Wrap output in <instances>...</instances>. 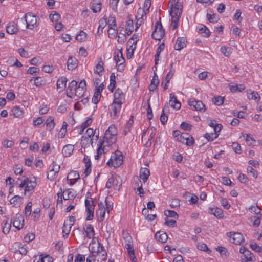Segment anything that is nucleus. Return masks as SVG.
I'll list each match as a JSON object with an SVG mask.
<instances>
[{
  "instance_id": "obj_1",
  "label": "nucleus",
  "mask_w": 262,
  "mask_h": 262,
  "mask_svg": "<svg viewBox=\"0 0 262 262\" xmlns=\"http://www.w3.org/2000/svg\"><path fill=\"white\" fill-rule=\"evenodd\" d=\"M117 129L115 125H111L106 130L103 141L100 140L97 144V155L95 159H98L104 154L108 152L111 146L117 140Z\"/></svg>"
},
{
  "instance_id": "obj_2",
  "label": "nucleus",
  "mask_w": 262,
  "mask_h": 262,
  "mask_svg": "<svg viewBox=\"0 0 262 262\" xmlns=\"http://www.w3.org/2000/svg\"><path fill=\"white\" fill-rule=\"evenodd\" d=\"M170 14L171 16V27L172 30L176 29L179 26V22L183 9V5L181 2L176 0H170Z\"/></svg>"
},
{
  "instance_id": "obj_3",
  "label": "nucleus",
  "mask_w": 262,
  "mask_h": 262,
  "mask_svg": "<svg viewBox=\"0 0 262 262\" xmlns=\"http://www.w3.org/2000/svg\"><path fill=\"white\" fill-rule=\"evenodd\" d=\"M86 90V82L84 80H81L78 86L77 82L72 80L67 89V95L71 98H75V97L80 98L83 96Z\"/></svg>"
},
{
  "instance_id": "obj_4",
  "label": "nucleus",
  "mask_w": 262,
  "mask_h": 262,
  "mask_svg": "<svg viewBox=\"0 0 262 262\" xmlns=\"http://www.w3.org/2000/svg\"><path fill=\"white\" fill-rule=\"evenodd\" d=\"M98 209L96 211V215L99 222H102L105 218L106 211L109 213L113 209V205L108 201L107 198L104 202L100 201L98 204Z\"/></svg>"
},
{
  "instance_id": "obj_5",
  "label": "nucleus",
  "mask_w": 262,
  "mask_h": 262,
  "mask_svg": "<svg viewBox=\"0 0 262 262\" xmlns=\"http://www.w3.org/2000/svg\"><path fill=\"white\" fill-rule=\"evenodd\" d=\"M20 182L19 184V188H25L24 193L26 194L27 192L32 191L34 190L36 186V179L34 177H23L22 179H18V182Z\"/></svg>"
},
{
  "instance_id": "obj_6",
  "label": "nucleus",
  "mask_w": 262,
  "mask_h": 262,
  "mask_svg": "<svg viewBox=\"0 0 262 262\" xmlns=\"http://www.w3.org/2000/svg\"><path fill=\"white\" fill-rule=\"evenodd\" d=\"M22 19L26 21V28L28 29L32 30L37 27L39 24V18L31 12L26 13Z\"/></svg>"
},
{
  "instance_id": "obj_7",
  "label": "nucleus",
  "mask_w": 262,
  "mask_h": 262,
  "mask_svg": "<svg viewBox=\"0 0 262 262\" xmlns=\"http://www.w3.org/2000/svg\"><path fill=\"white\" fill-rule=\"evenodd\" d=\"M123 161V156L122 153L119 150H117L111 156L110 160L107 162V164L110 167L116 168L121 165Z\"/></svg>"
},
{
  "instance_id": "obj_8",
  "label": "nucleus",
  "mask_w": 262,
  "mask_h": 262,
  "mask_svg": "<svg viewBox=\"0 0 262 262\" xmlns=\"http://www.w3.org/2000/svg\"><path fill=\"white\" fill-rule=\"evenodd\" d=\"M87 194L84 201L85 212L86 214V220H92L94 218L95 205L93 199Z\"/></svg>"
},
{
  "instance_id": "obj_9",
  "label": "nucleus",
  "mask_w": 262,
  "mask_h": 262,
  "mask_svg": "<svg viewBox=\"0 0 262 262\" xmlns=\"http://www.w3.org/2000/svg\"><path fill=\"white\" fill-rule=\"evenodd\" d=\"M165 35V31L160 21H156L154 25V30L152 37L156 40H161Z\"/></svg>"
},
{
  "instance_id": "obj_10",
  "label": "nucleus",
  "mask_w": 262,
  "mask_h": 262,
  "mask_svg": "<svg viewBox=\"0 0 262 262\" xmlns=\"http://www.w3.org/2000/svg\"><path fill=\"white\" fill-rule=\"evenodd\" d=\"M121 185L122 183L119 177L112 176L108 179L106 184V187L108 188H113L115 190H119Z\"/></svg>"
},
{
  "instance_id": "obj_11",
  "label": "nucleus",
  "mask_w": 262,
  "mask_h": 262,
  "mask_svg": "<svg viewBox=\"0 0 262 262\" xmlns=\"http://www.w3.org/2000/svg\"><path fill=\"white\" fill-rule=\"evenodd\" d=\"M188 103L193 110L204 112L206 110L205 105L200 100H196L192 98L188 101Z\"/></svg>"
},
{
  "instance_id": "obj_12",
  "label": "nucleus",
  "mask_w": 262,
  "mask_h": 262,
  "mask_svg": "<svg viewBox=\"0 0 262 262\" xmlns=\"http://www.w3.org/2000/svg\"><path fill=\"white\" fill-rule=\"evenodd\" d=\"M227 236L229 238L230 241L231 243L236 245H241L244 241L243 235L238 232L228 233Z\"/></svg>"
},
{
  "instance_id": "obj_13",
  "label": "nucleus",
  "mask_w": 262,
  "mask_h": 262,
  "mask_svg": "<svg viewBox=\"0 0 262 262\" xmlns=\"http://www.w3.org/2000/svg\"><path fill=\"white\" fill-rule=\"evenodd\" d=\"M124 101L125 95L124 93L120 89L118 88L114 93L113 102L122 105Z\"/></svg>"
},
{
  "instance_id": "obj_14",
  "label": "nucleus",
  "mask_w": 262,
  "mask_h": 262,
  "mask_svg": "<svg viewBox=\"0 0 262 262\" xmlns=\"http://www.w3.org/2000/svg\"><path fill=\"white\" fill-rule=\"evenodd\" d=\"M101 246H103L98 242L97 239L93 238L90 244L89 250L91 253L97 254L100 251Z\"/></svg>"
},
{
  "instance_id": "obj_15",
  "label": "nucleus",
  "mask_w": 262,
  "mask_h": 262,
  "mask_svg": "<svg viewBox=\"0 0 262 262\" xmlns=\"http://www.w3.org/2000/svg\"><path fill=\"white\" fill-rule=\"evenodd\" d=\"M122 105L113 102L111 105L110 116L112 118L115 119L120 114Z\"/></svg>"
},
{
  "instance_id": "obj_16",
  "label": "nucleus",
  "mask_w": 262,
  "mask_h": 262,
  "mask_svg": "<svg viewBox=\"0 0 262 262\" xmlns=\"http://www.w3.org/2000/svg\"><path fill=\"white\" fill-rule=\"evenodd\" d=\"M67 178L68 183L72 186L79 180L80 176L77 171H71L68 173Z\"/></svg>"
},
{
  "instance_id": "obj_17",
  "label": "nucleus",
  "mask_w": 262,
  "mask_h": 262,
  "mask_svg": "<svg viewBox=\"0 0 262 262\" xmlns=\"http://www.w3.org/2000/svg\"><path fill=\"white\" fill-rule=\"evenodd\" d=\"M24 217L21 214L17 213L14 217L13 221V226L17 230H20L24 227Z\"/></svg>"
},
{
  "instance_id": "obj_18",
  "label": "nucleus",
  "mask_w": 262,
  "mask_h": 262,
  "mask_svg": "<svg viewBox=\"0 0 262 262\" xmlns=\"http://www.w3.org/2000/svg\"><path fill=\"white\" fill-rule=\"evenodd\" d=\"M122 50V47H118L116 51L114 52V58L116 61V64L119 63H125V59L123 56Z\"/></svg>"
},
{
  "instance_id": "obj_19",
  "label": "nucleus",
  "mask_w": 262,
  "mask_h": 262,
  "mask_svg": "<svg viewBox=\"0 0 262 262\" xmlns=\"http://www.w3.org/2000/svg\"><path fill=\"white\" fill-rule=\"evenodd\" d=\"M63 198L65 200H70L74 199L76 195V192L73 189H68L65 190L62 193Z\"/></svg>"
},
{
  "instance_id": "obj_20",
  "label": "nucleus",
  "mask_w": 262,
  "mask_h": 262,
  "mask_svg": "<svg viewBox=\"0 0 262 262\" xmlns=\"http://www.w3.org/2000/svg\"><path fill=\"white\" fill-rule=\"evenodd\" d=\"M209 213L218 219H222L224 216L222 209L218 207H210Z\"/></svg>"
},
{
  "instance_id": "obj_21",
  "label": "nucleus",
  "mask_w": 262,
  "mask_h": 262,
  "mask_svg": "<svg viewBox=\"0 0 262 262\" xmlns=\"http://www.w3.org/2000/svg\"><path fill=\"white\" fill-rule=\"evenodd\" d=\"M6 31L9 34H16L18 31L17 24L14 21L9 23L6 26Z\"/></svg>"
},
{
  "instance_id": "obj_22",
  "label": "nucleus",
  "mask_w": 262,
  "mask_h": 262,
  "mask_svg": "<svg viewBox=\"0 0 262 262\" xmlns=\"http://www.w3.org/2000/svg\"><path fill=\"white\" fill-rule=\"evenodd\" d=\"M170 105L177 110H179L181 108V103L177 100V97L174 95V93H171L170 94V100H169Z\"/></svg>"
},
{
  "instance_id": "obj_23",
  "label": "nucleus",
  "mask_w": 262,
  "mask_h": 262,
  "mask_svg": "<svg viewBox=\"0 0 262 262\" xmlns=\"http://www.w3.org/2000/svg\"><path fill=\"white\" fill-rule=\"evenodd\" d=\"M86 237L90 239L94 238L95 232L93 227L90 224H85L83 227Z\"/></svg>"
},
{
  "instance_id": "obj_24",
  "label": "nucleus",
  "mask_w": 262,
  "mask_h": 262,
  "mask_svg": "<svg viewBox=\"0 0 262 262\" xmlns=\"http://www.w3.org/2000/svg\"><path fill=\"white\" fill-rule=\"evenodd\" d=\"M74 149V146L72 144H67L65 145L62 150V153L64 157H70L73 153Z\"/></svg>"
},
{
  "instance_id": "obj_25",
  "label": "nucleus",
  "mask_w": 262,
  "mask_h": 262,
  "mask_svg": "<svg viewBox=\"0 0 262 262\" xmlns=\"http://www.w3.org/2000/svg\"><path fill=\"white\" fill-rule=\"evenodd\" d=\"M150 175L149 170L147 168H141L140 170V178L145 183Z\"/></svg>"
},
{
  "instance_id": "obj_26",
  "label": "nucleus",
  "mask_w": 262,
  "mask_h": 262,
  "mask_svg": "<svg viewBox=\"0 0 262 262\" xmlns=\"http://www.w3.org/2000/svg\"><path fill=\"white\" fill-rule=\"evenodd\" d=\"M155 238L158 242L162 243H164L167 241L168 239V236L166 232L163 231H159L156 233Z\"/></svg>"
},
{
  "instance_id": "obj_27",
  "label": "nucleus",
  "mask_w": 262,
  "mask_h": 262,
  "mask_svg": "<svg viewBox=\"0 0 262 262\" xmlns=\"http://www.w3.org/2000/svg\"><path fill=\"white\" fill-rule=\"evenodd\" d=\"M15 248H18V251L21 255H26L28 252V246L26 245H23L19 243H15L13 245Z\"/></svg>"
},
{
  "instance_id": "obj_28",
  "label": "nucleus",
  "mask_w": 262,
  "mask_h": 262,
  "mask_svg": "<svg viewBox=\"0 0 262 262\" xmlns=\"http://www.w3.org/2000/svg\"><path fill=\"white\" fill-rule=\"evenodd\" d=\"M95 132L91 128H88L86 131V136L89 138H91L90 142L92 145L93 143V140L97 141L98 139V135H95Z\"/></svg>"
},
{
  "instance_id": "obj_29",
  "label": "nucleus",
  "mask_w": 262,
  "mask_h": 262,
  "mask_svg": "<svg viewBox=\"0 0 262 262\" xmlns=\"http://www.w3.org/2000/svg\"><path fill=\"white\" fill-rule=\"evenodd\" d=\"M77 61L74 57H69L67 61V68L69 70L75 69L77 66Z\"/></svg>"
},
{
  "instance_id": "obj_30",
  "label": "nucleus",
  "mask_w": 262,
  "mask_h": 262,
  "mask_svg": "<svg viewBox=\"0 0 262 262\" xmlns=\"http://www.w3.org/2000/svg\"><path fill=\"white\" fill-rule=\"evenodd\" d=\"M186 39L184 37H179L177 39V42L174 45V49L177 50H180L186 45Z\"/></svg>"
},
{
  "instance_id": "obj_31",
  "label": "nucleus",
  "mask_w": 262,
  "mask_h": 262,
  "mask_svg": "<svg viewBox=\"0 0 262 262\" xmlns=\"http://www.w3.org/2000/svg\"><path fill=\"white\" fill-rule=\"evenodd\" d=\"M67 79L65 77H61L57 81V89L60 91L63 90L66 86Z\"/></svg>"
},
{
  "instance_id": "obj_32",
  "label": "nucleus",
  "mask_w": 262,
  "mask_h": 262,
  "mask_svg": "<svg viewBox=\"0 0 262 262\" xmlns=\"http://www.w3.org/2000/svg\"><path fill=\"white\" fill-rule=\"evenodd\" d=\"M22 200L23 198L21 196L15 195L10 199V202L13 206L17 207L20 205L22 202Z\"/></svg>"
},
{
  "instance_id": "obj_33",
  "label": "nucleus",
  "mask_w": 262,
  "mask_h": 262,
  "mask_svg": "<svg viewBox=\"0 0 262 262\" xmlns=\"http://www.w3.org/2000/svg\"><path fill=\"white\" fill-rule=\"evenodd\" d=\"M247 97L250 100L258 101L260 99V96L257 92L252 91H248L247 92Z\"/></svg>"
},
{
  "instance_id": "obj_34",
  "label": "nucleus",
  "mask_w": 262,
  "mask_h": 262,
  "mask_svg": "<svg viewBox=\"0 0 262 262\" xmlns=\"http://www.w3.org/2000/svg\"><path fill=\"white\" fill-rule=\"evenodd\" d=\"M134 31V26L133 20L129 19L126 23L125 34L127 35H130Z\"/></svg>"
},
{
  "instance_id": "obj_35",
  "label": "nucleus",
  "mask_w": 262,
  "mask_h": 262,
  "mask_svg": "<svg viewBox=\"0 0 262 262\" xmlns=\"http://www.w3.org/2000/svg\"><path fill=\"white\" fill-rule=\"evenodd\" d=\"M103 66V62L100 60V61L95 67L94 69V72L100 76L104 70Z\"/></svg>"
},
{
  "instance_id": "obj_36",
  "label": "nucleus",
  "mask_w": 262,
  "mask_h": 262,
  "mask_svg": "<svg viewBox=\"0 0 262 262\" xmlns=\"http://www.w3.org/2000/svg\"><path fill=\"white\" fill-rule=\"evenodd\" d=\"M220 51L226 57H229L232 53V49L227 46H222L220 48Z\"/></svg>"
},
{
  "instance_id": "obj_37",
  "label": "nucleus",
  "mask_w": 262,
  "mask_h": 262,
  "mask_svg": "<svg viewBox=\"0 0 262 262\" xmlns=\"http://www.w3.org/2000/svg\"><path fill=\"white\" fill-rule=\"evenodd\" d=\"M47 129L49 131H52L55 127V123L54 121V118L52 116H50L48 118L46 121Z\"/></svg>"
},
{
  "instance_id": "obj_38",
  "label": "nucleus",
  "mask_w": 262,
  "mask_h": 262,
  "mask_svg": "<svg viewBox=\"0 0 262 262\" xmlns=\"http://www.w3.org/2000/svg\"><path fill=\"white\" fill-rule=\"evenodd\" d=\"M105 23H106L108 25V28H116V18L115 16L113 15H110L107 18V20L106 21V19L104 20Z\"/></svg>"
},
{
  "instance_id": "obj_39",
  "label": "nucleus",
  "mask_w": 262,
  "mask_h": 262,
  "mask_svg": "<svg viewBox=\"0 0 262 262\" xmlns=\"http://www.w3.org/2000/svg\"><path fill=\"white\" fill-rule=\"evenodd\" d=\"M30 81H33L34 84L37 87L45 84V81L40 77H33Z\"/></svg>"
},
{
  "instance_id": "obj_40",
  "label": "nucleus",
  "mask_w": 262,
  "mask_h": 262,
  "mask_svg": "<svg viewBox=\"0 0 262 262\" xmlns=\"http://www.w3.org/2000/svg\"><path fill=\"white\" fill-rule=\"evenodd\" d=\"M198 32L205 37H208L210 33L208 29L204 25H201L198 29Z\"/></svg>"
},
{
  "instance_id": "obj_41",
  "label": "nucleus",
  "mask_w": 262,
  "mask_h": 262,
  "mask_svg": "<svg viewBox=\"0 0 262 262\" xmlns=\"http://www.w3.org/2000/svg\"><path fill=\"white\" fill-rule=\"evenodd\" d=\"M110 84L108 86V90L111 92H113L114 89L115 87V84H116V77L114 73H112L110 76Z\"/></svg>"
},
{
  "instance_id": "obj_42",
  "label": "nucleus",
  "mask_w": 262,
  "mask_h": 262,
  "mask_svg": "<svg viewBox=\"0 0 262 262\" xmlns=\"http://www.w3.org/2000/svg\"><path fill=\"white\" fill-rule=\"evenodd\" d=\"M244 258H242V262H252L255 259V257L253 254L249 251L248 254H244Z\"/></svg>"
},
{
  "instance_id": "obj_43",
  "label": "nucleus",
  "mask_w": 262,
  "mask_h": 262,
  "mask_svg": "<svg viewBox=\"0 0 262 262\" xmlns=\"http://www.w3.org/2000/svg\"><path fill=\"white\" fill-rule=\"evenodd\" d=\"M173 63H171V64H170L169 71L167 73V74L166 76L165 81L167 82V83H169V82L170 81V79H171L172 77L173 76V75L175 72V70L173 68Z\"/></svg>"
},
{
  "instance_id": "obj_44",
  "label": "nucleus",
  "mask_w": 262,
  "mask_h": 262,
  "mask_svg": "<svg viewBox=\"0 0 262 262\" xmlns=\"http://www.w3.org/2000/svg\"><path fill=\"white\" fill-rule=\"evenodd\" d=\"M93 119L92 118H88L86 120L83 122L80 127V129L79 131V133L81 134L83 133L84 130L87 128L92 122Z\"/></svg>"
},
{
  "instance_id": "obj_45",
  "label": "nucleus",
  "mask_w": 262,
  "mask_h": 262,
  "mask_svg": "<svg viewBox=\"0 0 262 262\" xmlns=\"http://www.w3.org/2000/svg\"><path fill=\"white\" fill-rule=\"evenodd\" d=\"M249 210L252 213L258 215H261V209L257 204L253 205L249 208Z\"/></svg>"
},
{
  "instance_id": "obj_46",
  "label": "nucleus",
  "mask_w": 262,
  "mask_h": 262,
  "mask_svg": "<svg viewBox=\"0 0 262 262\" xmlns=\"http://www.w3.org/2000/svg\"><path fill=\"white\" fill-rule=\"evenodd\" d=\"M100 251L97 254L101 259L103 261H105L107 259V253L104 249V246H101Z\"/></svg>"
},
{
  "instance_id": "obj_47",
  "label": "nucleus",
  "mask_w": 262,
  "mask_h": 262,
  "mask_svg": "<svg viewBox=\"0 0 262 262\" xmlns=\"http://www.w3.org/2000/svg\"><path fill=\"white\" fill-rule=\"evenodd\" d=\"M87 38V34L83 31H81L76 36V39L79 42H84Z\"/></svg>"
},
{
  "instance_id": "obj_48",
  "label": "nucleus",
  "mask_w": 262,
  "mask_h": 262,
  "mask_svg": "<svg viewBox=\"0 0 262 262\" xmlns=\"http://www.w3.org/2000/svg\"><path fill=\"white\" fill-rule=\"evenodd\" d=\"M91 9L94 13L99 12L101 9L100 2H93L91 6Z\"/></svg>"
},
{
  "instance_id": "obj_49",
  "label": "nucleus",
  "mask_w": 262,
  "mask_h": 262,
  "mask_svg": "<svg viewBox=\"0 0 262 262\" xmlns=\"http://www.w3.org/2000/svg\"><path fill=\"white\" fill-rule=\"evenodd\" d=\"M67 224H68L64 223L63 226L62 227V233L64 238L68 237L72 227V226H68Z\"/></svg>"
},
{
  "instance_id": "obj_50",
  "label": "nucleus",
  "mask_w": 262,
  "mask_h": 262,
  "mask_svg": "<svg viewBox=\"0 0 262 262\" xmlns=\"http://www.w3.org/2000/svg\"><path fill=\"white\" fill-rule=\"evenodd\" d=\"M12 112L13 115L15 117H20L23 115V111L18 106H14L12 110Z\"/></svg>"
},
{
  "instance_id": "obj_51",
  "label": "nucleus",
  "mask_w": 262,
  "mask_h": 262,
  "mask_svg": "<svg viewBox=\"0 0 262 262\" xmlns=\"http://www.w3.org/2000/svg\"><path fill=\"white\" fill-rule=\"evenodd\" d=\"M133 122V119L132 118L129 119L124 130V135H126L130 131Z\"/></svg>"
},
{
  "instance_id": "obj_52",
  "label": "nucleus",
  "mask_w": 262,
  "mask_h": 262,
  "mask_svg": "<svg viewBox=\"0 0 262 262\" xmlns=\"http://www.w3.org/2000/svg\"><path fill=\"white\" fill-rule=\"evenodd\" d=\"M60 18V14L55 11L53 12L49 15V18L52 22H57Z\"/></svg>"
},
{
  "instance_id": "obj_53",
  "label": "nucleus",
  "mask_w": 262,
  "mask_h": 262,
  "mask_svg": "<svg viewBox=\"0 0 262 262\" xmlns=\"http://www.w3.org/2000/svg\"><path fill=\"white\" fill-rule=\"evenodd\" d=\"M168 106H165L163 109V113L161 115L160 119L162 124H165L167 121L168 117L164 112L165 110H168Z\"/></svg>"
},
{
  "instance_id": "obj_54",
  "label": "nucleus",
  "mask_w": 262,
  "mask_h": 262,
  "mask_svg": "<svg viewBox=\"0 0 262 262\" xmlns=\"http://www.w3.org/2000/svg\"><path fill=\"white\" fill-rule=\"evenodd\" d=\"M32 204L31 202H28L25 208V214L26 217H28L31 215L32 212Z\"/></svg>"
},
{
  "instance_id": "obj_55",
  "label": "nucleus",
  "mask_w": 262,
  "mask_h": 262,
  "mask_svg": "<svg viewBox=\"0 0 262 262\" xmlns=\"http://www.w3.org/2000/svg\"><path fill=\"white\" fill-rule=\"evenodd\" d=\"M14 144V142L11 140L5 139L2 142V146L5 148H10Z\"/></svg>"
},
{
  "instance_id": "obj_56",
  "label": "nucleus",
  "mask_w": 262,
  "mask_h": 262,
  "mask_svg": "<svg viewBox=\"0 0 262 262\" xmlns=\"http://www.w3.org/2000/svg\"><path fill=\"white\" fill-rule=\"evenodd\" d=\"M58 173L50 169L47 174V178L50 181H54L57 177Z\"/></svg>"
},
{
  "instance_id": "obj_57",
  "label": "nucleus",
  "mask_w": 262,
  "mask_h": 262,
  "mask_svg": "<svg viewBox=\"0 0 262 262\" xmlns=\"http://www.w3.org/2000/svg\"><path fill=\"white\" fill-rule=\"evenodd\" d=\"M251 248L257 252H261L262 251V247L258 245L256 243L251 242L250 244Z\"/></svg>"
},
{
  "instance_id": "obj_58",
  "label": "nucleus",
  "mask_w": 262,
  "mask_h": 262,
  "mask_svg": "<svg viewBox=\"0 0 262 262\" xmlns=\"http://www.w3.org/2000/svg\"><path fill=\"white\" fill-rule=\"evenodd\" d=\"M97 254L90 253L86 258V262H98L99 260L97 258Z\"/></svg>"
},
{
  "instance_id": "obj_59",
  "label": "nucleus",
  "mask_w": 262,
  "mask_h": 262,
  "mask_svg": "<svg viewBox=\"0 0 262 262\" xmlns=\"http://www.w3.org/2000/svg\"><path fill=\"white\" fill-rule=\"evenodd\" d=\"M218 137V134L212 133L211 134L206 133L204 135V137L207 139L208 141H213L214 139L217 138Z\"/></svg>"
},
{
  "instance_id": "obj_60",
  "label": "nucleus",
  "mask_w": 262,
  "mask_h": 262,
  "mask_svg": "<svg viewBox=\"0 0 262 262\" xmlns=\"http://www.w3.org/2000/svg\"><path fill=\"white\" fill-rule=\"evenodd\" d=\"M125 247L127 249L128 253L134 252V249L133 247L132 241L126 242L125 244Z\"/></svg>"
},
{
  "instance_id": "obj_61",
  "label": "nucleus",
  "mask_w": 262,
  "mask_h": 262,
  "mask_svg": "<svg viewBox=\"0 0 262 262\" xmlns=\"http://www.w3.org/2000/svg\"><path fill=\"white\" fill-rule=\"evenodd\" d=\"M120 0H110V6L113 11H117L118 3Z\"/></svg>"
},
{
  "instance_id": "obj_62",
  "label": "nucleus",
  "mask_w": 262,
  "mask_h": 262,
  "mask_svg": "<svg viewBox=\"0 0 262 262\" xmlns=\"http://www.w3.org/2000/svg\"><path fill=\"white\" fill-rule=\"evenodd\" d=\"M101 96V94L95 92L94 96L92 99V102L95 104H97L100 101Z\"/></svg>"
},
{
  "instance_id": "obj_63",
  "label": "nucleus",
  "mask_w": 262,
  "mask_h": 262,
  "mask_svg": "<svg viewBox=\"0 0 262 262\" xmlns=\"http://www.w3.org/2000/svg\"><path fill=\"white\" fill-rule=\"evenodd\" d=\"M220 203L222 205V206L225 209H229L230 207V205L229 204L228 200L225 198H222L220 200Z\"/></svg>"
},
{
  "instance_id": "obj_64",
  "label": "nucleus",
  "mask_w": 262,
  "mask_h": 262,
  "mask_svg": "<svg viewBox=\"0 0 262 262\" xmlns=\"http://www.w3.org/2000/svg\"><path fill=\"white\" fill-rule=\"evenodd\" d=\"M213 102L217 105H221L223 103L224 98L221 96H217L213 99Z\"/></svg>"
}]
</instances>
